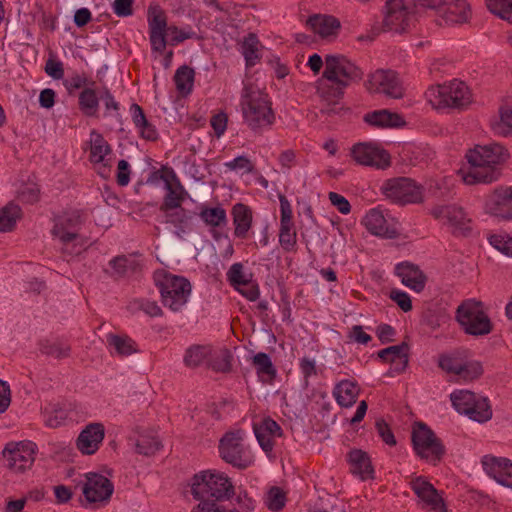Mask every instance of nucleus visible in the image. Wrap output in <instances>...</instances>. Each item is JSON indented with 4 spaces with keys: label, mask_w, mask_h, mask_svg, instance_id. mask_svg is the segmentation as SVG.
Instances as JSON below:
<instances>
[{
    "label": "nucleus",
    "mask_w": 512,
    "mask_h": 512,
    "mask_svg": "<svg viewBox=\"0 0 512 512\" xmlns=\"http://www.w3.org/2000/svg\"><path fill=\"white\" fill-rule=\"evenodd\" d=\"M468 166L459 170V176L467 185L489 184L499 179L498 166L504 163L509 154L498 143L477 145L467 154Z\"/></svg>",
    "instance_id": "obj_1"
},
{
    "label": "nucleus",
    "mask_w": 512,
    "mask_h": 512,
    "mask_svg": "<svg viewBox=\"0 0 512 512\" xmlns=\"http://www.w3.org/2000/svg\"><path fill=\"white\" fill-rule=\"evenodd\" d=\"M148 34L151 49L162 54L167 45L177 46L188 39H196L197 33L190 25H168L165 11L156 4L147 10Z\"/></svg>",
    "instance_id": "obj_2"
},
{
    "label": "nucleus",
    "mask_w": 512,
    "mask_h": 512,
    "mask_svg": "<svg viewBox=\"0 0 512 512\" xmlns=\"http://www.w3.org/2000/svg\"><path fill=\"white\" fill-rule=\"evenodd\" d=\"M243 122L255 133L271 129L275 113L268 95L251 82H244L240 96Z\"/></svg>",
    "instance_id": "obj_3"
},
{
    "label": "nucleus",
    "mask_w": 512,
    "mask_h": 512,
    "mask_svg": "<svg viewBox=\"0 0 512 512\" xmlns=\"http://www.w3.org/2000/svg\"><path fill=\"white\" fill-rule=\"evenodd\" d=\"M191 494L197 500H227L233 494V485L228 476L217 470H204L194 475Z\"/></svg>",
    "instance_id": "obj_4"
},
{
    "label": "nucleus",
    "mask_w": 512,
    "mask_h": 512,
    "mask_svg": "<svg viewBox=\"0 0 512 512\" xmlns=\"http://www.w3.org/2000/svg\"><path fill=\"white\" fill-rule=\"evenodd\" d=\"M425 96L429 104L437 110L446 108L464 109L472 102L469 87L457 79L430 87Z\"/></svg>",
    "instance_id": "obj_5"
},
{
    "label": "nucleus",
    "mask_w": 512,
    "mask_h": 512,
    "mask_svg": "<svg viewBox=\"0 0 512 512\" xmlns=\"http://www.w3.org/2000/svg\"><path fill=\"white\" fill-rule=\"evenodd\" d=\"M156 284L163 305L173 312L182 311L192 293L190 281L184 276L161 272L156 275Z\"/></svg>",
    "instance_id": "obj_6"
},
{
    "label": "nucleus",
    "mask_w": 512,
    "mask_h": 512,
    "mask_svg": "<svg viewBox=\"0 0 512 512\" xmlns=\"http://www.w3.org/2000/svg\"><path fill=\"white\" fill-rule=\"evenodd\" d=\"M81 224V214L78 210L64 212L55 220L52 233L69 254H79L86 245L83 237L78 233Z\"/></svg>",
    "instance_id": "obj_7"
},
{
    "label": "nucleus",
    "mask_w": 512,
    "mask_h": 512,
    "mask_svg": "<svg viewBox=\"0 0 512 512\" xmlns=\"http://www.w3.org/2000/svg\"><path fill=\"white\" fill-rule=\"evenodd\" d=\"M453 408L469 419L484 423L492 418V409L486 397L466 389L455 390L450 394Z\"/></svg>",
    "instance_id": "obj_8"
},
{
    "label": "nucleus",
    "mask_w": 512,
    "mask_h": 512,
    "mask_svg": "<svg viewBox=\"0 0 512 512\" xmlns=\"http://www.w3.org/2000/svg\"><path fill=\"white\" fill-rule=\"evenodd\" d=\"M457 321L467 334L480 336L489 334L492 325L483 304L475 299L465 300L457 308Z\"/></svg>",
    "instance_id": "obj_9"
},
{
    "label": "nucleus",
    "mask_w": 512,
    "mask_h": 512,
    "mask_svg": "<svg viewBox=\"0 0 512 512\" xmlns=\"http://www.w3.org/2000/svg\"><path fill=\"white\" fill-rule=\"evenodd\" d=\"M221 458L238 469H246L253 465L254 456L244 443V433L240 430L226 433L220 440Z\"/></svg>",
    "instance_id": "obj_10"
},
{
    "label": "nucleus",
    "mask_w": 512,
    "mask_h": 512,
    "mask_svg": "<svg viewBox=\"0 0 512 512\" xmlns=\"http://www.w3.org/2000/svg\"><path fill=\"white\" fill-rule=\"evenodd\" d=\"M37 453L38 446L32 441H11L5 445L2 456L6 466L12 472L19 474L32 468Z\"/></svg>",
    "instance_id": "obj_11"
},
{
    "label": "nucleus",
    "mask_w": 512,
    "mask_h": 512,
    "mask_svg": "<svg viewBox=\"0 0 512 512\" xmlns=\"http://www.w3.org/2000/svg\"><path fill=\"white\" fill-rule=\"evenodd\" d=\"M324 78L333 83L348 87L352 82L362 78L361 69L341 54H328L325 56Z\"/></svg>",
    "instance_id": "obj_12"
},
{
    "label": "nucleus",
    "mask_w": 512,
    "mask_h": 512,
    "mask_svg": "<svg viewBox=\"0 0 512 512\" xmlns=\"http://www.w3.org/2000/svg\"><path fill=\"white\" fill-rule=\"evenodd\" d=\"M412 443L416 454L429 463L436 464L445 450L434 432L423 423H418L412 431Z\"/></svg>",
    "instance_id": "obj_13"
},
{
    "label": "nucleus",
    "mask_w": 512,
    "mask_h": 512,
    "mask_svg": "<svg viewBox=\"0 0 512 512\" xmlns=\"http://www.w3.org/2000/svg\"><path fill=\"white\" fill-rule=\"evenodd\" d=\"M439 366L447 373L454 374L459 380L463 381H472L483 373L481 363L468 358L466 352L441 356Z\"/></svg>",
    "instance_id": "obj_14"
},
{
    "label": "nucleus",
    "mask_w": 512,
    "mask_h": 512,
    "mask_svg": "<svg viewBox=\"0 0 512 512\" xmlns=\"http://www.w3.org/2000/svg\"><path fill=\"white\" fill-rule=\"evenodd\" d=\"M381 191L386 198L399 204L418 203L423 198L422 187L405 177L387 180Z\"/></svg>",
    "instance_id": "obj_15"
},
{
    "label": "nucleus",
    "mask_w": 512,
    "mask_h": 512,
    "mask_svg": "<svg viewBox=\"0 0 512 512\" xmlns=\"http://www.w3.org/2000/svg\"><path fill=\"white\" fill-rule=\"evenodd\" d=\"M361 224L370 234L380 238L394 239L399 234L398 222L381 207L369 209Z\"/></svg>",
    "instance_id": "obj_16"
},
{
    "label": "nucleus",
    "mask_w": 512,
    "mask_h": 512,
    "mask_svg": "<svg viewBox=\"0 0 512 512\" xmlns=\"http://www.w3.org/2000/svg\"><path fill=\"white\" fill-rule=\"evenodd\" d=\"M431 213L454 235H466L471 230V218L460 206L454 204L437 206Z\"/></svg>",
    "instance_id": "obj_17"
},
{
    "label": "nucleus",
    "mask_w": 512,
    "mask_h": 512,
    "mask_svg": "<svg viewBox=\"0 0 512 512\" xmlns=\"http://www.w3.org/2000/svg\"><path fill=\"white\" fill-rule=\"evenodd\" d=\"M367 89L372 93L384 94L391 98H401L403 87L396 72L389 69H378L368 76Z\"/></svg>",
    "instance_id": "obj_18"
},
{
    "label": "nucleus",
    "mask_w": 512,
    "mask_h": 512,
    "mask_svg": "<svg viewBox=\"0 0 512 512\" xmlns=\"http://www.w3.org/2000/svg\"><path fill=\"white\" fill-rule=\"evenodd\" d=\"M85 478L82 492L86 501L97 506L107 504L114 492L113 483L98 473H87Z\"/></svg>",
    "instance_id": "obj_19"
},
{
    "label": "nucleus",
    "mask_w": 512,
    "mask_h": 512,
    "mask_svg": "<svg viewBox=\"0 0 512 512\" xmlns=\"http://www.w3.org/2000/svg\"><path fill=\"white\" fill-rule=\"evenodd\" d=\"M229 284L249 301H256L259 298L260 290L253 275L245 266L240 263H233L226 273Z\"/></svg>",
    "instance_id": "obj_20"
},
{
    "label": "nucleus",
    "mask_w": 512,
    "mask_h": 512,
    "mask_svg": "<svg viewBox=\"0 0 512 512\" xmlns=\"http://www.w3.org/2000/svg\"><path fill=\"white\" fill-rule=\"evenodd\" d=\"M113 152L109 143L99 132L93 130L89 139V161L99 174L107 176L112 165Z\"/></svg>",
    "instance_id": "obj_21"
},
{
    "label": "nucleus",
    "mask_w": 512,
    "mask_h": 512,
    "mask_svg": "<svg viewBox=\"0 0 512 512\" xmlns=\"http://www.w3.org/2000/svg\"><path fill=\"white\" fill-rule=\"evenodd\" d=\"M353 160L362 166L385 169L390 165L389 154L373 143H358L351 149Z\"/></svg>",
    "instance_id": "obj_22"
},
{
    "label": "nucleus",
    "mask_w": 512,
    "mask_h": 512,
    "mask_svg": "<svg viewBox=\"0 0 512 512\" xmlns=\"http://www.w3.org/2000/svg\"><path fill=\"white\" fill-rule=\"evenodd\" d=\"M383 26L388 31L402 33L410 26L412 13L404 0H388Z\"/></svg>",
    "instance_id": "obj_23"
},
{
    "label": "nucleus",
    "mask_w": 512,
    "mask_h": 512,
    "mask_svg": "<svg viewBox=\"0 0 512 512\" xmlns=\"http://www.w3.org/2000/svg\"><path fill=\"white\" fill-rule=\"evenodd\" d=\"M486 213L505 220L512 219V186H499L489 193L484 202Z\"/></svg>",
    "instance_id": "obj_24"
},
{
    "label": "nucleus",
    "mask_w": 512,
    "mask_h": 512,
    "mask_svg": "<svg viewBox=\"0 0 512 512\" xmlns=\"http://www.w3.org/2000/svg\"><path fill=\"white\" fill-rule=\"evenodd\" d=\"M410 487L419 498L423 508L430 512H446L442 497L425 478L418 476L411 479Z\"/></svg>",
    "instance_id": "obj_25"
},
{
    "label": "nucleus",
    "mask_w": 512,
    "mask_h": 512,
    "mask_svg": "<svg viewBox=\"0 0 512 512\" xmlns=\"http://www.w3.org/2000/svg\"><path fill=\"white\" fill-rule=\"evenodd\" d=\"M481 464L485 473L498 484L512 489V460L506 457L485 455Z\"/></svg>",
    "instance_id": "obj_26"
},
{
    "label": "nucleus",
    "mask_w": 512,
    "mask_h": 512,
    "mask_svg": "<svg viewBox=\"0 0 512 512\" xmlns=\"http://www.w3.org/2000/svg\"><path fill=\"white\" fill-rule=\"evenodd\" d=\"M161 179L164 182L166 194L160 206V211L174 210L182 207L181 205L185 201L187 191L181 184L176 173L171 169L162 175Z\"/></svg>",
    "instance_id": "obj_27"
},
{
    "label": "nucleus",
    "mask_w": 512,
    "mask_h": 512,
    "mask_svg": "<svg viewBox=\"0 0 512 512\" xmlns=\"http://www.w3.org/2000/svg\"><path fill=\"white\" fill-rule=\"evenodd\" d=\"M105 429L101 423L88 424L79 434L76 446L83 455L96 453L103 442Z\"/></svg>",
    "instance_id": "obj_28"
},
{
    "label": "nucleus",
    "mask_w": 512,
    "mask_h": 512,
    "mask_svg": "<svg viewBox=\"0 0 512 512\" xmlns=\"http://www.w3.org/2000/svg\"><path fill=\"white\" fill-rule=\"evenodd\" d=\"M307 25L313 33L329 41L337 37L341 28L340 21L336 17L327 14L310 16Z\"/></svg>",
    "instance_id": "obj_29"
},
{
    "label": "nucleus",
    "mask_w": 512,
    "mask_h": 512,
    "mask_svg": "<svg viewBox=\"0 0 512 512\" xmlns=\"http://www.w3.org/2000/svg\"><path fill=\"white\" fill-rule=\"evenodd\" d=\"M254 434L261 448L269 453L273 450L275 439L282 436L279 424L271 418H264L253 424Z\"/></svg>",
    "instance_id": "obj_30"
},
{
    "label": "nucleus",
    "mask_w": 512,
    "mask_h": 512,
    "mask_svg": "<svg viewBox=\"0 0 512 512\" xmlns=\"http://www.w3.org/2000/svg\"><path fill=\"white\" fill-rule=\"evenodd\" d=\"M396 275L406 287L415 292H421L426 285L427 278L420 268L409 262H402L395 267Z\"/></svg>",
    "instance_id": "obj_31"
},
{
    "label": "nucleus",
    "mask_w": 512,
    "mask_h": 512,
    "mask_svg": "<svg viewBox=\"0 0 512 512\" xmlns=\"http://www.w3.org/2000/svg\"><path fill=\"white\" fill-rule=\"evenodd\" d=\"M470 17L471 9L466 0H447L440 17V24H462L467 22Z\"/></svg>",
    "instance_id": "obj_32"
},
{
    "label": "nucleus",
    "mask_w": 512,
    "mask_h": 512,
    "mask_svg": "<svg viewBox=\"0 0 512 512\" xmlns=\"http://www.w3.org/2000/svg\"><path fill=\"white\" fill-rule=\"evenodd\" d=\"M231 215L235 227V237L246 239L252 227L253 215L251 209L243 203H236L232 207Z\"/></svg>",
    "instance_id": "obj_33"
},
{
    "label": "nucleus",
    "mask_w": 512,
    "mask_h": 512,
    "mask_svg": "<svg viewBox=\"0 0 512 512\" xmlns=\"http://www.w3.org/2000/svg\"><path fill=\"white\" fill-rule=\"evenodd\" d=\"M378 357L393 364L396 372H402L408 364V346L402 343L387 347L378 352Z\"/></svg>",
    "instance_id": "obj_34"
},
{
    "label": "nucleus",
    "mask_w": 512,
    "mask_h": 512,
    "mask_svg": "<svg viewBox=\"0 0 512 512\" xmlns=\"http://www.w3.org/2000/svg\"><path fill=\"white\" fill-rule=\"evenodd\" d=\"M349 462L351 472L361 480L373 478L374 470L366 452L358 449L352 450L349 453Z\"/></svg>",
    "instance_id": "obj_35"
},
{
    "label": "nucleus",
    "mask_w": 512,
    "mask_h": 512,
    "mask_svg": "<svg viewBox=\"0 0 512 512\" xmlns=\"http://www.w3.org/2000/svg\"><path fill=\"white\" fill-rule=\"evenodd\" d=\"M359 386L351 380H342L338 382L333 389V396L341 407H351L359 395Z\"/></svg>",
    "instance_id": "obj_36"
},
{
    "label": "nucleus",
    "mask_w": 512,
    "mask_h": 512,
    "mask_svg": "<svg viewBox=\"0 0 512 512\" xmlns=\"http://www.w3.org/2000/svg\"><path fill=\"white\" fill-rule=\"evenodd\" d=\"M364 120L375 127L393 128L405 125V120L398 113L386 109L374 111L365 115Z\"/></svg>",
    "instance_id": "obj_37"
},
{
    "label": "nucleus",
    "mask_w": 512,
    "mask_h": 512,
    "mask_svg": "<svg viewBox=\"0 0 512 512\" xmlns=\"http://www.w3.org/2000/svg\"><path fill=\"white\" fill-rule=\"evenodd\" d=\"M130 113L140 136L145 140L155 141L158 138V132L155 126L147 120L143 109L134 103L130 107Z\"/></svg>",
    "instance_id": "obj_38"
},
{
    "label": "nucleus",
    "mask_w": 512,
    "mask_h": 512,
    "mask_svg": "<svg viewBox=\"0 0 512 512\" xmlns=\"http://www.w3.org/2000/svg\"><path fill=\"white\" fill-rule=\"evenodd\" d=\"M345 88V86L326 80L324 75L316 81V93L327 105L336 104L343 96Z\"/></svg>",
    "instance_id": "obj_39"
},
{
    "label": "nucleus",
    "mask_w": 512,
    "mask_h": 512,
    "mask_svg": "<svg viewBox=\"0 0 512 512\" xmlns=\"http://www.w3.org/2000/svg\"><path fill=\"white\" fill-rule=\"evenodd\" d=\"M109 266L112 269L113 276L128 277L139 270L140 263L136 257L132 255L117 256L109 261Z\"/></svg>",
    "instance_id": "obj_40"
},
{
    "label": "nucleus",
    "mask_w": 512,
    "mask_h": 512,
    "mask_svg": "<svg viewBox=\"0 0 512 512\" xmlns=\"http://www.w3.org/2000/svg\"><path fill=\"white\" fill-rule=\"evenodd\" d=\"M161 212L164 214L165 223L173 225L176 228L178 236L182 233H186L190 228L192 216L185 208L180 207L174 210Z\"/></svg>",
    "instance_id": "obj_41"
},
{
    "label": "nucleus",
    "mask_w": 512,
    "mask_h": 512,
    "mask_svg": "<svg viewBox=\"0 0 512 512\" xmlns=\"http://www.w3.org/2000/svg\"><path fill=\"white\" fill-rule=\"evenodd\" d=\"M199 217L204 224L212 229L221 228L227 224L226 210L221 206L200 208Z\"/></svg>",
    "instance_id": "obj_42"
},
{
    "label": "nucleus",
    "mask_w": 512,
    "mask_h": 512,
    "mask_svg": "<svg viewBox=\"0 0 512 512\" xmlns=\"http://www.w3.org/2000/svg\"><path fill=\"white\" fill-rule=\"evenodd\" d=\"M107 343L112 349V353L121 357L138 352L137 344L128 336L108 335Z\"/></svg>",
    "instance_id": "obj_43"
},
{
    "label": "nucleus",
    "mask_w": 512,
    "mask_h": 512,
    "mask_svg": "<svg viewBox=\"0 0 512 512\" xmlns=\"http://www.w3.org/2000/svg\"><path fill=\"white\" fill-rule=\"evenodd\" d=\"M100 94L92 87H86L79 94V108L84 115L96 117L98 115Z\"/></svg>",
    "instance_id": "obj_44"
},
{
    "label": "nucleus",
    "mask_w": 512,
    "mask_h": 512,
    "mask_svg": "<svg viewBox=\"0 0 512 512\" xmlns=\"http://www.w3.org/2000/svg\"><path fill=\"white\" fill-rule=\"evenodd\" d=\"M195 72L187 66H180L174 75L176 89L182 96H187L192 92L194 85Z\"/></svg>",
    "instance_id": "obj_45"
},
{
    "label": "nucleus",
    "mask_w": 512,
    "mask_h": 512,
    "mask_svg": "<svg viewBox=\"0 0 512 512\" xmlns=\"http://www.w3.org/2000/svg\"><path fill=\"white\" fill-rule=\"evenodd\" d=\"M20 218L21 208L18 205L9 203L0 208V232L12 231Z\"/></svg>",
    "instance_id": "obj_46"
},
{
    "label": "nucleus",
    "mask_w": 512,
    "mask_h": 512,
    "mask_svg": "<svg viewBox=\"0 0 512 512\" xmlns=\"http://www.w3.org/2000/svg\"><path fill=\"white\" fill-rule=\"evenodd\" d=\"M252 365L258 376L264 381L272 380L276 375V369L270 356L264 352H259L253 356Z\"/></svg>",
    "instance_id": "obj_47"
},
{
    "label": "nucleus",
    "mask_w": 512,
    "mask_h": 512,
    "mask_svg": "<svg viewBox=\"0 0 512 512\" xmlns=\"http://www.w3.org/2000/svg\"><path fill=\"white\" fill-rule=\"evenodd\" d=\"M39 349L42 354L55 359L66 358L71 351L69 344L59 340H42L39 343Z\"/></svg>",
    "instance_id": "obj_48"
},
{
    "label": "nucleus",
    "mask_w": 512,
    "mask_h": 512,
    "mask_svg": "<svg viewBox=\"0 0 512 512\" xmlns=\"http://www.w3.org/2000/svg\"><path fill=\"white\" fill-rule=\"evenodd\" d=\"M259 46L260 43L255 34L250 33L244 37L241 44V53L245 58L247 66H254L260 59Z\"/></svg>",
    "instance_id": "obj_49"
},
{
    "label": "nucleus",
    "mask_w": 512,
    "mask_h": 512,
    "mask_svg": "<svg viewBox=\"0 0 512 512\" xmlns=\"http://www.w3.org/2000/svg\"><path fill=\"white\" fill-rule=\"evenodd\" d=\"M135 446L136 451L139 454L150 456L155 454L161 448V443L154 433L145 432L139 435Z\"/></svg>",
    "instance_id": "obj_50"
},
{
    "label": "nucleus",
    "mask_w": 512,
    "mask_h": 512,
    "mask_svg": "<svg viewBox=\"0 0 512 512\" xmlns=\"http://www.w3.org/2000/svg\"><path fill=\"white\" fill-rule=\"evenodd\" d=\"M43 418L46 426L56 428L68 418V411L59 405H49L43 411Z\"/></svg>",
    "instance_id": "obj_51"
},
{
    "label": "nucleus",
    "mask_w": 512,
    "mask_h": 512,
    "mask_svg": "<svg viewBox=\"0 0 512 512\" xmlns=\"http://www.w3.org/2000/svg\"><path fill=\"white\" fill-rule=\"evenodd\" d=\"M212 355V348L209 346H193L190 347L186 354L184 361L187 366L196 367L208 361Z\"/></svg>",
    "instance_id": "obj_52"
},
{
    "label": "nucleus",
    "mask_w": 512,
    "mask_h": 512,
    "mask_svg": "<svg viewBox=\"0 0 512 512\" xmlns=\"http://www.w3.org/2000/svg\"><path fill=\"white\" fill-rule=\"evenodd\" d=\"M496 134L507 136L512 131V104L505 105L500 109V119L493 124Z\"/></svg>",
    "instance_id": "obj_53"
},
{
    "label": "nucleus",
    "mask_w": 512,
    "mask_h": 512,
    "mask_svg": "<svg viewBox=\"0 0 512 512\" xmlns=\"http://www.w3.org/2000/svg\"><path fill=\"white\" fill-rule=\"evenodd\" d=\"M279 243L286 251H292L297 243V234L294 223H280Z\"/></svg>",
    "instance_id": "obj_54"
},
{
    "label": "nucleus",
    "mask_w": 512,
    "mask_h": 512,
    "mask_svg": "<svg viewBox=\"0 0 512 512\" xmlns=\"http://www.w3.org/2000/svg\"><path fill=\"white\" fill-rule=\"evenodd\" d=\"M129 308L133 312L142 311L150 317H159L163 314L161 307L157 304L156 301H151L144 298L133 300L130 302Z\"/></svg>",
    "instance_id": "obj_55"
},
{
    "label": "nucleus",
    "mask_w": 512,
    "mask_h": 512,
    "mask_svg": "<svg viewBox=\"0 0 512 512\" xmlns=\"http://www.w3.org/2000/svg\"><path fill=\"white\" fill-rule=\"evenodd\" d=\"M209 365L216 371L226 372L231 367V354L227 349L214 351L208 359Z\"/></svg>",
    "instance_id": "obj_56"
},
{
    "label": "nucleus",
    "mask_w": 512,
    "mask_h": 512,
    "mask_svg": "<svg viewBox=\"0 0 512 512\" xmlns=\"http://www.w3.org/2000/svg\"><path fill=\"white\" fill-rule=\"evenodd\" d=\"M488 9L501 19L512 23V0H486Z\"/></svg>",
    "instance_id": "obj_57"
},
{
    "label": "nucleus",
    "mask_w": 512,
    "mask_h": 512,
    "mask_svg": "<svg viewBox=\"0 0 512 512\" xmlns=\"http://www.w3.org/2000/svg\"><path fill=\"white\" fill-rule=\"evenodd\" d=\"M489 243L502 254L512 257V236L501 232L489 237Z\"/></svg>",
    "instance_id": "obj_58"
},
{
    "label": "nucleus",
    "mask_w": 512,
    "mask_h": 512,
    "mask_svg": "<svg viewBox=\"0 0 512 512\" xmlns=\"http://www.w3.org/2000/svg\"><path fill=\"white\" fill-rule=\"evenodd\" d=\"M286 502V495L279 487H272L269 489L266 497V505L269 510L273 512L280 511Z\"/></svg>",
    "instance_id": "obj_59"
},
{
    "label": "nucleus",
    "mask_w": 512,
    "mask_h": 512,
    "mask_svg": "<svg viewBox=\"0 0 512 512\" xmlns=\"http://www.w3.org/2000/svg\"><path fill=\"white\" fill-rule=\"evenodd\" d=\"M224 166L235 172H241L242 174H250L254 171L253 162L245 155H240L231 161L225 162Z\"/></svg>",
    "instance_id": "obj_60"
},
{
    "label": "nucleus",
    "mask_w": 512,
    "mask_h": 512,
    "mask_svg": "<svg viewBox=\"0 0 512 512\" xmlns=\"http://www.w3.org/2000/svg\"><path fill=\"white\" fill-rule=\"evenodd\" d=\"M446 2L447 0H415L414 6L417 11L432 10L441 17Z\"/></svg>",
    "instance_id": "obj_61"
},
{
    "label": "nucleus",
    "mask_w": 512,
    "mask_h": 512,
    "mask_svg": "<svg viewBox=\"0 0 512 512\" xmlns=\"http://www.w3.org/2000/svg\"><path fill=\"white\" fill-rule=\"evenodd\" d=\"M94 85L93 81H90L86 74L82 73H74L71 75L66 81L65 85L69 91L90 87L89 85Z\"/></svg>",
    "instance_id": "obj_62"
},
{
    "label": "nucleus",
    "mask_w": 512,
    "mask_h": 512,
    "mask_svg": "<svg viewBox=\"0 0 512 512\" xmlns=\"http://www.w3.org/2000/svg\"><path fill=\"white\" fill-rule=\"evenodd\" d=\"M328 198L331 204L343 215H347L351 211V205L349 201L336 192H329Z\"/></svg>",
    "instance_id": "obj_63"
},
{
    "label": "nucleus",
    "mask_w": 512,
    "mask_h": 512,
    "mask_svg": "<svg viewBox=\"0 0 512 512\" xmlns=\"http://www.w3.org/2000/svg\"><path fill=\"white\" fill-rule=\"evenodd\" d=\"M191 512H236L233 509H226L215 501H201L193 507Z\"/></svg>",
    "instance_id": "obj_64"
}]
</instances>
